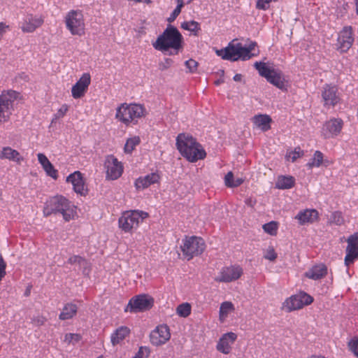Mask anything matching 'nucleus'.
Wrapping results in <instances>:
<instances>
[{"label":"nucleus","instance_id":"obj_1","mask_svg":"<svg viewBox=\"0 0 358 358\" xmlns=\"http://www.w3.org/2000/svg\"><path fill=\"white\" fill-rule=\"evenodd\" d=\"M176 146L181 155L190 162L203 159L206 156L201 145L189 134H180L176 138Z\"/></svg>","mask_w":358,"mask_h":358},{"label":"nucleus","instance_id":"obj_2","mask_svg":"<svg viewBox=\"0 0 358 358\" xmlns=\"http://www.w3.org/2000/svg\"><path fill=\"white\" fill-rule=\"evenodd\" d=\"M183 38L176 27L168 24L166 29L160 34L152 45L155 50L165 52L170 48L176 50V54L182 48Z\"/></svg>","mask_w":358,"mask_h":358},{"label":"nucleus","instance_id":"obj_3","mask_svg":"<svg viewBox=\"0 0 358 358\" xmlns=\"http://www.w3.org/2000/svg\"><path fill=\"white\" fill-rule=\"evenodd\" d=\"M256 45V42H251L248 47H243L241 43L236 44L229 43L224 49L216 50V54L224 60L236 62L241 59L245 61L255 55L251 52L255 49Z\"/></svg>","mask_w":358,"mask_h":358},{"label":"nucleus","instance_id":"obj_4","mask_svg":"<svg viewBox=\"0 0 358 358\" xmlns=\"http://www.w3.org/2000/svg\"><path fill=\"white\" fill-rule=\"evenodd\" d=\"M74 210L71 202L64 196L57 195L50 198L45 203L43 215L48 217L52 214L60 213L65 221L69 222L73 217Z\"/></svg>","mask_w":358,"mask_h":358},{"label":"nucleus","instance_id":"obj_5","mask_svg":"<svg viewBox=\"0 0 358 358\" xmlns=\"http://www.w3.org/2000/svg\"><path fill=\"white\" fill-rule=\"evenodd\" d=\"M145 108L143 106L136 103H122L117 108L115 117L126 125L134 122L144 115Z\"/></svg>","mask_w":358,"mask_h":358},{"label":"nucleus","instance_id":"obj_6","mask_svg":"<svg viewBox=\"0 0 358 358\" xmlns=\"http://www.w3.org/2000/svg\"><path fill=\"white\" fill-rule=\"evenodd\" d=\"M255 67L261 76L265 78L271 84L280 90H286L285 78L283 73L274 68H270L264 62H255Z\"/></svg>","mask_w":358,"mask_h":358},{"label":"nucleus","instance_id":"obj_7","mask_svg":"<svg viewBox=\"0 0 358 358\" xmlns=\"http://www.w3.org/2000/svg\"><path fill=\"white\" fill-rule=\"evenodd\" d=\"M20 95L18 92L12 90L2 92L0 95V124L8 121L13 110V102Z\"/></svg>","mask_w":358,"mask_h":358},{"label":"nucleus","instance_id":"obj_8","mask_svg":"<svg viewBox=\"0 0 358 358\" xmlns=\"http://www.w3.org/2000/svg\"><path fill=\"white\" fill-rule=\"evenodd\" d=\"M149 216L148 213L142 210L127 211L119 218V226L125 232L137 228L140 222Z\"/></svg>","mask_w":358,"mask_h":358},{"label":"nucleus","instance_id":"obj_9","mask_svg":"<svg viewBox=\"0 0 358 358\" xmlns=\"http://www.w3.org/2000/svg\"><path fill=\"white\" fill-rule=\"evenodd\" d=\"M180 246L183 255L187 260L192 259L194 256L201 255L205 250V243L201 238L196 236L186 237Z\"/></svg>","mask_w":358,"mask_h":358},{"label":"nucleus","instance_id":"obj_10","mask_svg":"<svg viewBox=\"0 0 358 358\" xmlns=\"http://www.w3.org/2000/svg\"><path fill=\"white\" fill-rule=\"evenodd\" d=\"M154 305V299L148 294H139L132 297L124 311L131 313H138L148 310L152 308Z\"/></svg>","mask_w":358,"mask_h":358},{"label":"nucleus","instance_id":"obj_11","mask_svg":"<svg viewBox=\"0 0 358 358\" xmlns=\"http://www.w3.org/2000/svg\"><path fill=\"white\" fill-rule=\"evenodd\" d=\"M66 25L73 35L82 36L85 33L83 15L80 11L71 10L66 16Z\"/></svg>","mask_w":358,"mask_h":358},{"label":"nucleus","instance_id":"obj_12","mask_svg":"<svg viewBox=\"0 0 358 358\" xmlns=\"http://www.w3.org/2000/svg\"><path fill=\"white\" fill-rule=\"evenodd\" d=\"M345 249V264L349 266L358 259V232L348 236Z\"/></svg>","mask_w":358,"mask_h":358},{"label":"nucleus","instance_id":"obj_13","mask_svg":"<svg viewBox=\"0 0 358 358\" xmlns=\"http://www.w3.org/2000/svg\"><path fill=\"white\" fill-rule=\"evenodd\" d=\"M104 166L106 169V178L110 180L119 178L123 172V166L113 155H108Z\"/></svg>","mask_w":358,"mask_h":358},{"label":"nucleus","instance_id":"obj_14","mask_svg":"<svg viewBox=\"0 0 358 358\" xmlns=\"http://www.w3.org/2000/svg\"><path fill=\"white\" fill-rule=\"evenodd\" d=\"M343 121L341 118H332L327 121L322 128V135L324 138L337 136L341 131Z\"/></svg>","mask_w":358,"mask_h":358},{"label":"nucleus","instance_id":"obj_15","mask_svg":"<svg viewBox=\"0 0 358 358\" xmlns=\"http://www.w3.org/2000/svg\"><path fill=\"white\" fill-rule=\"evenodd\" d=\"M170 337L169 328L166 324L157 326L150 334L151 343L156 346L164 344Z\"/></svg>","mask_w":358,"mask_h":358},{"label":"nucleus","instance_id":"obj_16","mask_svg":"<svg viewBox=\"0 0 358 358\" xmlns=\"http://www.w3.org/2000/svg\"><path fill=\"white\" fill-rule=\"evenodd\" d=\"M91 83V76L89 73H85L71 88L72 96L74 99H80L87 92Z\"/></svg>","mask_w":358,"mask_h":358},{"label":"nucleus","instance_id":"obj_17","mask_svg":"<svg viewBox=\"0 0 358 358\" xmlns=\"http://www.w3.org/2000/svg\"><path fill=\"white\" fill-rule=\"evenodd\" d=\"M322 98L324 106H335L340 101L337 87L326 84L322 90Z\"/></svg>","mask_w":358,"mask_h":358},{"label":"nucleus","instance_id":"obj_18","mask_svg":"<svg viewBox=\"0 0 358 358\" xmlns=\"http://www.w3.org/2000/svg\"><path fill=\"white\" fill-rule=\"evenodd\" d=\"M243 273V269L240 266H231L224 267L220 271V276L215 278L217 282H229L238 279Z\"/></svg>","mask_w":358,"mask_h":358},{"label":"nucleus","instance_id":"obj_19","mask_svg":"<svg viewBox=\"0 0 358 358\" xmlns=\"http://www.w3.org/2000/svg\"><path fill=\"white\" fill-rule=\"evenodd\" d=\"M66 182L73 185V190L80 195H85L87 189L85 187V182L82 173L76 171L66 178Z\"/></svg>","mask_w":358,"mask_h":358},{"label":"nucleus","instance_id":"obj_20","mask_svg":"<svg viewBox=\"0 0 358 358\" xmlns=\"http://www.w3.org/2000/svg\"><path fill=\"white\" fill-rule=\"evenodd\" d=\"M338 42L340 45L339 48L342 52H346L351 48L354 42L352 29L351 27H345L340 32Z\"/></svg>","mask_w":358,"mask_h":358},{"label":"nucleus","instance_id":"obj_21","mask_svg":"<svg viewBox=\"0 0 358 358\" xmlns=\"http://www.w3.org/2000/svg\"><path fill=\"white\" fill-rule=\"evenodd\" d=\"M236 338L237 335L235 333L224 334L217 344V350L224 355L229 354L231 350V345L234 343Z\"/></svg>","mask_w":358,"mask_h":358},{"label":"nucleus","instance_id":"obj_22","mask_svg":"<svg viewBox=\"0 0 358 358\" xmlns=\"http://www.w3.org/2000/svg\"><path fill=\"white\" fill-rule=\"evenodd\" d=\"M319 213L315 209H306L301 210L295 216V219L299 220L301 225L307 223H313L318 220Z\"/></svg>","mask_w":358,"mask_h":358},{"label":"nucleus","instance_id":"obj_23","mask_svg":"<svg viewBox=\"0 0 358 358\" xmlns=\"http://www.w3.org/2000/svg\"><path fill=\"white\" fill-rule=\"evenodd\" d=\"M43 18L42 17H36L33 15L27 16L23 25L22 30L23 32L31 33L34 32L37 28L40 27L43 24Z\"/></svg>","mask_w":358,"mask_h":358},{"label":"nucleus","instance_id":"obj_24","mask_svg":"<svg viewBox=\"0 0 358 358\" xmlns=\"http://www.w3.org/2000/svg\"><path fill=\"white\" fill-rule=\"evenodd\" d=\"M159 176L156 173L148 174L145 177H140L135 180L134 185L137 190L144 189L150 185L158 182Z\"/></svg>","mask_w":358,"mask_h":358},{"label":"nucleus","instance_id":"obj_25","mask_svg":"<svg viewBox=\"0 0 358 358\" xmlns=\"http://www.w3.org/2000/svg\"><path fill=\"white\" fill-rule=\"evenodd\" d=\"M1 159H8L9 161L15 162L20 164L24 160V158L21 156L20 152L13 149L12 148L7 146L3 147L0 152Z\"/></svg>","mask_w":358,"mask_h":358},{"label":"nucleus","instance_id":"obj_26","mask_svg":"<svg viewBox=\"0 0 358 358\" xmlns=\"http://www.w3.org/2000/svg\"><path fill=\"white\" fill-rule=\"evenodd\" d=\"M327 273V266L324 264H320L313 266L309 271H308L305 275L313 280H320L324 278Z\"/></svg>","mask_w":358,"mask_h":358},{"label":"nucleus","instance_id":"obj_27","mask_svg":"<svg viewBox=\"0 0 358 358\" xmlns=\"http://www.w3.org/2000/svg\"><path fill=\"white\" fill-rule=\"evenodd\" d=\"M253 123L262 131H268L271 128L270 123L272 120L268 115H257L252 118Z\"/></svg>","mask_w":358,"mask_h":358},{"label":"nucleus","instance_id":"obj_28","mask_svg":"<svg viewBox=\"0 0 358 358\" xmlns=\"http://www.w3.org/2000/svg\"><path fill=\"white\" fill-rule=\"evenodd\" d=\"M78 307L76 304L72 303H66L61 313L59 315V318L61 320H66L73 318L77 313Z\"/></svg>","mask_w":358,"mask_h":358},{"label":"nucleus","instance_id":"obj_29","mask_svg":"<svg viewBox=\"0 0 358 358\" xmlns=\"http://www.w3.org/2000/svg\"><path fill=\"white\" fill-rule=\"evenodd\" d=\"M300 303L298 294L293 295L285 301L282 303V309L285 310L287 312L301 309Z\"/></svg>","mask_w":358,"mask_h":358},{"label":"nucleus","instance_id":"obj_30","mask_svg":"<svg viewBox=\"0 0 358 358\" xmlns=\"http://www.w3.org/2000/svg\"><path fill=\"white\" fill-rule=\"evenodd\" d=\"M295 180L292 176H280L275 183V187L280 189H290L294 185Z\"/></svg>","mask_w":358,"mask_h":358},{"label":"nucleus","instance_id":"obj_31","mask_svg":"<svg viewBox=\"0 0 358 358\" xmlns=\"http://www.w3.org/2000/svg\"><path fill=\"white\" fill-rule=\"evenodd\" d=\"M130 330L127 327H120L116 329L115 332L111 336V342L113 345L119 343L121 341L129 334Z\"/></svg>","mask_w":358,"mask_h":358},{"label":"nucleus","instance_id":"obj_32","mask_svg":"<svg viewBox=\"0 0 358 358\" xmlns=\"http://www.w3.org/2000/svg\"><path fill=\"white\" fill-rule=\"evenodd\" d=\"M322 163H324L325 166H328V161H323V154L320 151H315L313 157L311 159V162H308L307 166L309 168H313L314 166L319 167Z\"/></svg>","mask_w":358,"mask_h":358},{"label":"nucleus","instance_id":"obj_33","mask_svg":"<svg viewBox=\"0 0 358 358\" xmlns=\"http://www.w3.org/2000/svg\"><path fill=\"white\" fill-rule=\"evenodd\" d=\"M181 28L193 32L194 36H198L199 31L201 29L199 23L194 20L183 22L181 24Z\"/></svg>","mask_w":358,"mask_h":358},{"label":"nucleus","instance_id":"obj_34","mask_svg":"<svg viewBox=\"0 0 358 358\" xmlns=\"http://www.w3.org/2000/svg\"><path fill=\"white\" fill-rule=\"evenodd\" d=\"M68 263L70 264H78L80 267L83 268V273H85L89 267L87 261L79 255H73L68 259Z\"/></svg>","mask_w":358,"mask_h":358},{"label":"nucleus","instance_id":"obj_35","mask_svg":"<svg viewBox=\"0 0 358 358\" xmlns=\"http://www.w3.org/2000/svg\"><path fill=\"white\" fill-rule=\"evenodd\" d=\"M140 141L138 136L128 138L124 145V152L126 153H131L134 150L135 147L140 143Z\"/></svg>","mask_w":358,"mask_h":358},{"label":"nucleus","instance_id":"obj_36","mask_svg":"<svg viewBox=\"0 0 358 358\" xmlns=\"http://www.w3.org/2000/svg\"><path fill=\"white\" fill-rule=\"evenodd\" d=\"M328 222L330 224H336L340 226L344 223V219L343 217L342 213L339 211H335L331 213L330 217L329 218Z\"/></svg>","mask_w":358,"mask_h":358},{"label":"nucleus","instance_id":"obj_37","mask_svg":"<svg viewBox=\"0 0 358 358\" xmlns=\"http://www.w3.org/2000/svg\"><path fill=\"white\" fill-rule=\"evenodd\" d=\"M234 310V305L230 301H224L221 303L220 308V317H227L229 312Z\"/></svg>","mask_w":358,"mask_h":358},{"label":"nucleus","instance_id":"obj_38","mask_svg":"<svg viewBox=\"0 0 358 358\" xmlns=\"http://www.w3.org/2000/svg\"><path fill=\"white\" fill-rule=\"evenodd\" d=\"M176 312L178 315L186 317L191 313V306L188 303H184L177 307Z\"/></svg>","mask_w":358,"mask_h":358},{"label":"nucleus","instance_id":"obj_39","mask_svg":"<svg viewBox=\"0 0 358 358\" xmlns=\"http://www.w3.org/2000/svg\"><path fill=\"white\" fill-rule=\"evenodd\" d=\"M301 308L304 306L310 305L313 301V298L304 292H301L298 294Z\"/></svg>","mask_w":358,"mask_h":358},{"label":"nucleus","instance_id":"obj_40","mask_svg":"<svg viewBox=\"0 0 358 358\" xmlns=\"http://www.w3.org/2000/svg\"><path fill=\"white\" fill-rule=\"evenodd\" d=\"M183 2L182 0H178V5L176 8L173 10L170 16L167 18V21L171 23L173 22L176 17L180 15L181 12V8L183 6Z\"/></svg>","mask_w":358,"mask_h":358},{"label":"nucleus","instance_id":"obj_41","mask_svg":"<svg viewBox=\"0 0 358 358\" xmlns=\"http://www.w3.org/2000/svg\"><path fill=\"white\" fill-rule=\"evenodd\" d=\"M263 229L265 232L270 235H275L277 233L278 226L275 222H270L263 225Z\"/></svg>","mask_w":358,"mask_h":358},{"label":"nucleus","instance_id":"obj_42","mask_svg":"<svg viewBox=\"0 0 358 358\" xmlns=\"http://www.w3.org/2000/svg\"><path fill=\"white\" fill-rule=\"evenodd\" d=\"M43 169L48 176H50L53 179L57 178V171L55 169L51 162H50L47 166H45Z\"/></svg>","mask_w":358,"mask_h":358},{"label":"nucleus","instance_id":"obj_43","mask_svg":"<svg viewBox=\"0 0 358 358\" xmlns=\"http://www.w3.org/2000/svg\"><path fill=\"white\" fill-rule=\"evenodd\" d=\"M185 65L188 69V72L194 73L196 71L199 63L193 59H189L185 62Z\"/></svg>","mask_w":358,"mask_h":358},{"label":"nucleus","instance_id":"obj_44","mask_svg":"<svg viewBox=\"0 0 358 358\" xmlns=\"http://www.w3.org/2000/svg\"><path fill=\"white\" fill-rule=\"evenodd\" d=\"M349 350L358 357V338H353L348 344Z\"/></svg>","mask_w":358,"mask_h":358},{"label":"nucleus","instance_id":"obj_45","mask_svg":"<svg viewBox=\"0 0 358 358\" xmlns=\"http://www.w3.org/2000/svg\"><path fill=\"white\" fill-rule=\"evenodd\" d=\"M81 339V336L78 334H66L64 336V342L71 343L73 341L78 342Z\"/></svg>","mask_w":358,"mask_h":358},{"label":"nucleus","instance_id":"obj_46","mask_svg":"<svg viewBox=\"0 0 358 358\" xmlns=\"http://www.w3.org/2000/svg\"><path fill=\"white\" fill-rule=\"evenodd\" d=\"M278 0H257L256 8L260 10H266L269 7V3L271 1H277Z\"/></svg>","mask_w":358,"mask_h":358},{"label":"nucleus","instance_id":"obj_47","mask_svg":"<svg viewBox=\"0 0 358 358\" xmlns=\"http://www.w3.org/2000/svg\"><path fill=\"white\" fill-rule=\"evenodd\" d=\"M173 63V59L170 58H165L164 61L159 63V69L162 71H165L170 68Z\"/></svg>","mask_w":358,"mask_h":358},{"label":"nucleus","instance_id":"obj_48","mask_svg":"<svg viewBox=\"0 0 358 358\" xmlns=\"http://www.w3.org/2000/svg\"><path fill=\"white\" fill-rule=\"evenodd\" d=\"M303 155V151L299 147H297L294 149V151H292L289 153V157H291L292 161L294 162L298 158L301 157Z\"/></svg>","mask_w":358,"mask_h":358},{"label":"nucleus","instance_id":"obj_49","mask_svg":"<svg viewBox=\"0 0 358 358\" xmlns=\"http://www.w3.org/2000/svg\"><path fill=\"white\" fill-rule=\"evenodd\" d=\"M69 110V107L66 104H64L62 106V107L57 110V112L55 114V118L52 120V122L54 120L59 119L61 117H63L66 112Z\"/></svg>","mask_w":358,"mask_h":358},{"label":"nucleus","instance_id":"obj_50","mask_svg":"<svg viewBox=\"0 0 358 358\" xmlns=\"http://www.w3.org/2000/svg\"><path fill=\"white\" fill-rule=\"evenodd\" d=\"M47 321V319L43 316V315H38L32 319L31 322L37 326L40 327L45 324V322Z\"/></svg>","mask_w":358,"mask_h":358},{"label":"nucleus","instance_id":"obj_51","mask_svg":"<svg viewBox=\"0 0 358 358\" xmlns=\"http://www.w3.org/2000/svg\"><path fill=\"white\" fill-rule=\"evenodd\" d=\"M264 258L270 261H274L277 258V254L273 248H269L264 255Z\"/></svg>","mask_w":358,"mask_h":358},{"label":"nucleus","instance_id":"obj_52","mask_svg":"<svg viewBox=\"0 0 358 358\" xmlns=\"http://www.w3.org/2000/svg\"><path fill=\"white\" fill-rule=\"evenodd\" d=\"M150 350L148 347H140L138 352L136 354V356L143 358L145 355L146 357L149 356Z\"/></svg>","mask_w":358,"mask_h":358},{"label":"nucleus","instance_id":"obj_53","mask_svg":"<svg viewBox=\"0 0 358 358\" xmlns=\"http://www.w3.org/2000/svg\"><path fill=\"white\" fill-rule=\"evenodd\" d=\"M37 157H38V160L39 163L41 164V166H43V168L45 166H47L50 162L49 161V159L47 158V157L43 153H38L37 155Z\"/></svg>","mask_w":358,"mask_h":358},{"label":"nucleus","instance_id":"obj_54","mask_svg":"<svg viewBox=\"0 0 358 358\" xmlns=\"http://www.w3.org/2000/svg\"><path fill=\"white\" fill-rule=\"evenodd\" d=\"M234 181V180L233 173L231 171L228 172L224 177L225 185L228 187H230L231 185H229L233 184Z\"/></svg>","mask_w":358,"mask_h":358},{"label":"nucleus","instance_id":"obj_55","mask_svg":"<svg viewBox=\"0 0 358 358\" xmlns=\"http://www.w3.org/2000/svg\"><path fill=\"white\" fill-rule=\"evenodd\" d=\"M243 182V180L242 178H236L233 182V184L230 185V187H236L240 186Z\"/></svg>","mask_w":358,"mask_h":358},{"label":"nucleus","instance_id":"obj_56","mask_svg":"<svg viewBox=\"0 0 358 358\" xmlns=\"http://www.w3.org/2000/svg\"><path fill=\"white\" fill-rule=\"evenodd\" d=\"M242 77H243V76H242V75H241V74H240V73H237V74H236V75L234 76L233 79H234V81H236V82H239V81H241V80H242Z\"/></svg>","mask_w":358,"mask_h":358},{"label":"nucleus","instance_id":"obj_57","mask_svg":"<svg viewBox=\"0 0 358 358\" xmlns=\"http://www.w3.org/2000/svg\"><path fill=\"white\" fill-rule=\"evenodd\" d=\"M224 83V79L220 78V79H218V80L215 81V85H220L221 83Z\"/></svg>","mask_w":358,"mask_h":358},{"label":"nucleus","instance_id":"obj_58","mask_svg":"<svg viewBox=\"0 0 358 358\" xmlns=\"http://www.w3.org/2000/svg\"><path fill=\"white\" fill-rule=\"evenodd\" d=\"M141 2H144L147 4H150V3H151L152 1H151V0H141Z\"/></svg>","mask_w":358,"mask_h":358},{"label":"nucleus","instance_id":"obj_59","mask_svg":"<svg viewBox=\"0 0 358 358\" xmlns=\"http://www.w3.org/2000/svg\"><path fill=\"white\" fill-rule=\"evenodd\" d=\"M355 5H356L357 14L358 15V0H355Z\"/></svg>","mask_w":358,"mask_h":358},{"label":"nucleus","instance_id":"obj_60","mask_svg":"<svg viewBox=\"0 0 358 358\" xmlns=\"http://www.w3.org/2000/svg\"><path fill=\"white\" fill-rule=\"evenodd\" d=\"M169 55H176V50H173V51H171L169 53Z\"/></svg>","mask_w":358,"mask_h":358},{"label":"nucleus","instance_id":"obj_61","mask_svg":"<svg viewBox=\"0 0 358 358\" xmlns=\"http://www.w3.org/2000/svg\"><path fill=\"white\" fill-rule=\"evenodd\" d=\"M29 291H26L25 294H26L27 296H28V295H29Z\"/></svg>","mask_w":358,"mask_h":358},{"label":"nucleus","instance_id":"obj_62","mask_svg":"<svg viewBox=\"0 0 358 358\" xmlns=\"http://www.w3.org/2000/svg\"><path fill=\"white\" fill-rule=\"evenodd\" d=\"M99 358H100V357H99Z\"/></svg>","mask_w":358,"mask_h":358}]
</instances>
